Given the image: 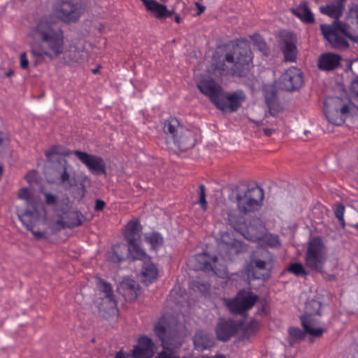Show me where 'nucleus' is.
I'll return each instance as SVG.
<instances>
[{
    "label": "nucleus",
    "mask_w": 358,
    "mask_h": 358,
    "mask_svg": "<svg viewBox=\"0 0 358 358\" xmlns=\"http://www.w3.org/2000/svg\"><path fill=\"white\" fill-rule=\"evenodd\" d=\"M133 260H140L143 262L141 269V282L148 285L154 282L158 278V268L151 261V257L145 251V257L141 259H132Z\"/></svg>",
    "instance_id": "nucleus-21"
},
{
    "label": "nucleus",
    "mask_w": 358,
    "mask_h": 358,
    "mask_svg": "<svg viewBox=\"0 0 358 358\" xmlns=\"http://www.w3.org/2000/svg\"><path fill=\"white\" fill-rule=\"evenodd\" d=\"M280 38L285 60L289 62H296L298 54L296 36L289 31H282Z\"/></svg>",
    "instance_id": "nucleus-16"
},
{
    "label": "nucleus",
    "mask_w": 358,
    "mask_h": 358,
    "mask_svg": "<svg viewBox=\"0 0 358 358\" xmlns=\"http://www.w3.org/2000/svg\"><path fill=\"white\" fill-rule=\"evenodd\" d=\"M85 219V216L78 211H69L54 223L52 228L55 227L57 230L73 229L82 225Z\"/></svg>",
    "instance_id": "nucleus-20"
},
{
    "label": "nucleus",
    "mask_w": 358,
    "mask_h": 358,
    "mask_svg": "<svg viewBox=\"0 0 358 358\" xmlns=\"http://www.w3.org/2000/svg\"><path fill=\"white\" fill-rule=\"evenodd\" d=\"M245 99V93L242 90H237L233 92H224L222 94L216 108L222 111H229L234 113L237 111L242 106Z\"/></svg>",
    "instance_id": "nucleus-15"
},
{
    "label": "nucleus",
    "mask_w": 358,
    "mask_h": 358,
    "mask_svg": "<svg viewBox=\"0 0 358 358\" xmlns=\"http://www.w3.org/2000/svg\"><path fill=\"white\" fill-rule=\"evenodd\" d=\"M325 279L327 280V281H334V280H336V277L335 275L334 274H328L326 277H325Z\"/></svg>",
    "instance_id": "nucleus-52"
},
{
    "label": "nucleus",
    "mask_w": 358,
    "mask_h": 358,
    "mask_svg": "<svg viewBox=\"0 0 358 358\" xmlns=\"http://www.w3.org/2000/svg\"><path fill=\"white\" fill-rule=\"evenodd\" d=\"M61 165V171L58 178L59 184L72 196L78 200L83 199L86 194V183L89 182L88 176L85 173L77 175L73 168L69 164L66 159H57Z\"/></svg>",
    "instance_id": "nucleus-5"
},
{
    "label": "nucleus",
    "mask_w": 358,
    "mask_h": 358,
    "mask_svg": "<svg viewBox=\"0 0 358 358\" xmlns=\"http://www.w3.org/2000/svg\"><path fill=\"white\" fill-rule=\"evenodd\" d=\"M333 210L336 217L338 219L342 229H345L346 224L344 220L345 211V206L341 203H336L333 206Z\"/></svg>",
    "instance_id": "nucleus-39"
},
{
    "label": "nucleus",
    "mask_w": 358,
    "mask_h": 358,
    "mask_svg": "<svg viewBox=\"0 0 358 358\" xmlns=\"http://www.w3.org/2000/svg\"><path fill=\"white\" fill-rule=\"evenodd\" d=\"M258 300V296L250 291L240 290L234 298L225 299L224 304L233 313L243 314L251 309Z\"/></svg>",
    "instance_id": "nucleus-13"
},
{
    "label": "nucleus",
    "mask_w": 358,
    "mask_h": 358,
    "mask_svg": "<svg viewBox=\"0 0 358 358\" xmlns=\"http://www.w3.org/2000/svg\"><path fill=\"white\" fill-rule=\"evenodd\" d=\"M351 90L356 96H358V79L352 83Z\"/></svg>",
    "instance_id": "nucleus-51"
},
{
    "label": "nucleus",
    "mask_w": 358,
    "mask_h": 358,
    "mask_svg": "<svg viewBox=\"0 0 358 358\" xmlns=\"http://www.w3.org/2000/svg\"><path fill=\"white\" fill-rule=\"evenodd\" d=\"M163 131L167 138L171 139L181 150H187L195 145L193 131L181 125L176 117H171L164 121Z\"/></svg>",
    "instance_id": "nucleus-6"
},
{
    "label": "nucleus",
    "mask_w": 358,
    "mask_h": 358,
    "mask_svg": "<svg viewBox=\"0 0 358 358\" xmlns=\"http://www.w3.org/2000/svg\"><path fill=\"white\" fill-rule=\"evenodd\" d=\"M44 196L45 203L48 205L55 206L57 204V198L55 195L49 192H45Z\"/></svg>",
    "instance_id": "nucleus-46"
},
{
    "label": "nucleus",
    "mask_w": 358,
    "mask_h": 358,
    "mask_svg": "<svg viewBox=\"0 0 358 358\" xmlns=\"http://www.w3.org/2000/svg\"><path fill=\"white\" fill-rule=\"evenodd\" d=\"M346 19L349 20L350 19L357 20L358 22V3L353 4L348 10L346 13Z\"/></svg>",
    "instance_id": "nucleus-45"
},
{
    "label": "nucleus",
    "mask_w": 358,
    "mask_h": 358,
    "mask_svg": "<svg viewBox=\"0 0 358 358\" xmlns=\"http://www.w3.org/2000/svg\"><path fill=\"white\" fill-rule=\"evenodd\" d=\"M225 63L217 66L222 73L226 75L243 76L252 67V53L250 42L246 39H237L224 45Z\"/></svg>",
    "instance_id": "nucleus-3"
},
{
    "label": "nucleus",
    "mask_w": 358,
    "mask_h": 358,
    "mask_svg": "<svg viewBox=\"0 0 358 358\" xmlns=\"http://www.w3.org/2000/svg\"><path fill=\"white\" fill-rule=\"evenodd\" d=\"M3 141V134L0 131V145L2 144Z\"/></svg>",
    "instance_id": "nucleus-60"
},
{
    "label": "nucleus",
    "mask_w": 358,
    "mask_h": 358,
    "mask_svg": "<svg viewBox=\"0 0 358 358\" xmlns=\"http://www.w3.org/2000/svg\"><path fill=\"white\" fill-rule=\"evenodd\" d=\"M100 66H98L97 68L92 70L93 74H97L99 72Z\"/></svg>",
    "instance_id": "nucleus-58"
},
{
    "label": "nucleus",
    "mask_w": 358,
    "mask_h": 358,
    "mask_svg": "<svg viewBox=\"0 0 358 358\" xmlns=\"http://www.w3.org/2000/svg\"><path fill=\"white\" fill-rule=\"evenodd\" d=\"M238 331L236 322L233 320H220L217 323L215 332L219 341H227Z\"/></svg>",
    "instance_id": "nucleus-25"
},
{
    "label": "nucleus",
    "mask_w": 358,
    "mask_h": 358,
    "mask_svg": "<svg viewBox=\"0 0 358 358\" xmlns=\"http://www.w3.org/2000/svg\"><path fill=\"white\" fill-rule=\"evenodd\" d=\"M86 10L83 0H56L52 5L54 15L62 22H77Z\"/></svg>",
    "instance_id": "nucleus-10"
},
{
    "label": "nucleus",
    "mask_w": 358,
    "mask_h": 358,
    "mask_svg": "<svg viewBox=\"0 0 358 358\" xmlns=\"http://www.w3.org/2000/svg\"><path fill=\"white\" fill-rule=\"evenodd\" d=\"M194 345L196 350L203 351L215 345L213 334L203 330H199L194 336Z\"/></svg>",
    "instance_id": "nucleus-31"
},
{
    "label": "nucleus",
    "mask_w": 358,
    "mask_h": 358,
    "mask_svg": "<svg viewBox=\"0 0 358 358\" xmlns=\"http://www.w3.org/2000/svg\"><path fill=\"white\" fill-rule=\"evenodd\" d=\"M97 287L99 290L104 294L103 299L109 302L110 306L112 308L116 306V301L115 300L111 284L100 278L97 282Z\"/></svg>",
    "instance_id": "nucleus-35"
},
{
    "label": "nucleus",
    "mask_w": 358,
    "mask_h": 358,
    "mask_svg": "<svg viewBox=\"0 0 358 358\" xmlns=\"http://www.w3.org/2000/svg\"><path fill=\"white\" fill-rule=\"evenodd\" d=\"M29 36L40 42L39 45H33L31 50L36 58L47 57L52 59L64 52V31L59 24H36Z\"/></svg>",
    "instance_id": "nucleus-1"
},
{
    "label": "nucleus",
    "mask_w": 358,
    "mask_h": 358,
    "mask_svg": "<svg viewBox=\"0 0 358 358\" xmlns=\"http://www.w3.org/2000/svg\"><path fill=\"white\" fill-rule=\"evenodd\" d=\"M303 73L296 67L288 69L282 76V83L285 90L294 91L299 89L303 85Z\"/></svg>",
    "instance_id": "nucleus-22"
},
{
    "label": "nucleus",
    "mask_w": 358,
    "mask_h": 358,
    "mask_svg": "<svg viewBox=\"0 0 358 358\" xmlns=\"http://www.w3.org/2000/svg\"><path fill=\"white\" fill-rule=\"evenodd\" d=\"M353 227H355V229H357L358 230V223L354 224Z\"/></svg>",
    "instance_id": "nucleus-63"
},
{
    "label": "nucleus",
    "mask_w": 358,
    "mask_h": 358,
    "mask_svg": "<svg viewBox=\"0 0 358 358\" xmlns=\"http://www.w3.org/2000/svg\"><path fill=\"white\" fill-rule=\"evenodd\" d=\"M346 0H331V1L324 6L319 7L320 12L333 19V22H342L340 21L343 15Z\"/></svg>",
    "instance_id": "nucleus-23"
},
{
    "label": "nucleus",
    "mask_w": 358,
    "mask_h": 358,
    "mask_svg": "<svg viewBox=\"0 0 358 358\" xmlns=\"http://www.w3.org/2000/svg\"><path fill=\"white\" fill-rule=\"evenodd\" d=\"M194 259L196 262L195 264V269L201 270L205 272L211 271L215 275L222 278L227 276L228 273L226 266H222L221 268H217V257H213L212 258L207 252H203L196 255L194 257Z\"/></svg>",
    "instance_id": "nucleus-14"
},
{
    "label": "nucleus",
    "mask_w": 358,
    "mask_h": 358,
    "mask_svg": "<svg viewBox=\"0 0 358 358\" xmlns=\"http://www.w3.org/2000/svg\"><path fill=\"white\" fill-rule=\"evenodd\" d=\"M264 197V191L259 186L248 187L236 192L234 202L239 213L247 215L261 208Z\"/></svg>",
    "instance_id": "nucleus-9"
},
{
    "label": "nucleus",
    "mask_w": 358,
    "mask_h": 358,
    "mask_svg": "<svg viewBox=\"0 0 358 358\" xmlns=\"http://www.w3.org/2000/svg\"><path fill=\"white\" fill-rule=\"evenodd\" d=\"M328 258L327 248L322 239L319 237L311 238L305 253V264L311 271L319 273L324 272V266Z\"/></svg>",
    "instance_id": "nucleus-11"
},
{
    "label": "nucleus",
    "mask_w": 358,
    "mask_h": 358,
    "mask_svg": "<svg viewBox=\"0 0 358 358\" xmlns=\"http://www.w3.org/2000/svg\"><path fill=\"white\" fill-rule=\"evenodd\" d=\"M4 12V9L2 8L0 10V20H4V18L3 17V13Z\"/></svg>",
    "instance_id": "nucleus-57"
},
{
    "label": "nucleus",
    "mask_w": 358,
    "mask_h": 358,
    "mask_svg": "<svg viewBox=\"0 0 358 358\" xmlns=\"http://www.w3.org/2000/svg\"><path fill=\"white\" fill-rule=\"evenodd\" d=\"M106 206V203L101 199H96L95 202L94 210L100 212L103 210Z\"/></svg>",
    "instance_id": "nucleus-48"
},
{
    "label": "nucleus",
    "mask_w": 358,
    "mask_h": 358,
    "mask_svg": "<svg viewBox=\"0 0 358 358\" xmlns=\"http://www.w3.org/2000/svg\"><path fill=\"white\" fill-rule=\"evenodd\" d=\"M290 11L302 22H315L314 15L308 8L306 2L302 3L296 8H292Z\"/></svg>",
    "instance_id": "nucleus-33"
},
{
    "label": "nucleus",
    "mask_w": 358,
    "mask_h": 358,
    "mask_svg": "<svg viewBox=\"0 0 358 358\" xmlns=\"http://www.w3.org/2000/svg\"><path fill=\"white\" fill-rule=\"evenodd\" d=\"M147 8L153 0H141Z\"/></svg>",
    "instance_id": "nucleus-54"
},
{
    "label": "nucleus",
    "mask_w": 358,
    "mask_h": 358,
    "mask_svg": "<svg viewBox=\"0 0 358 358\" xmlns=\"http://www.w3.org/2000/svg\"><path fill=\"white\" fill-rule=\"evenodd\" d=\"M3 175V167L2 165H0V180H1Z\"/></svg>",
    "instance_id": "nucleus-56"
},
{
    "label": "nucleus",
    "mask_w": 358,
    "mask_h": 358,
    "mask_svg": "<svg viewBox=\"0 0 358 358\" xmlns=\"http://www.w3.org/2000/svg\"><path fill=\"white\" fill-rule=\"evenodd\" d=\"M306 332L297 327H291L289 329V335L290 337V344L293 345L298 340H302L305 337Z\"/></svg>",
    "instance_id": "nucleus-43"
},
{
    "label": "nucleus",
    "mask_w": 358,
    "mask_h": 358,
    "mask_svg": "<svg viewBox=\"0 0 358 358\" xmlns=\"http://www.w3.org/2000/svg\"><path fill=\"white\" fill-rule=\"evenodd\" d=\"M20 67L23 69H27L29 66V61L27 58V54L25 52H22L20 54Z\"/></svg>",
    "instance_id": "nucleus-47"
},
{
    "label": "nucleus",
    "mask_w": 358,
    "mask_h": 358,
    "mask_svg": "<svg viewBox=\"0 0 358 358\" xmlns=\"http://www.w3.org/2000/svg\"><path fill=\"white\" fill-rule=\"evenodd\" d=\"M144 240L150 245L151 250H158L164 244V238L157 231H152L145 234Z\"/></svg>",
    "instance_id": "nucleus-37"
},
{
    "label": "nucleus",
    "mask_w": 358,
    "mask_h": 358,
    "mask_svg": "<svg viewBox=\"0 0 358 358\" xmlns=\"http://www.w3.org/2000/svg\"><path fill=\"white\" fill-rule=\"evenodd\" d=\"M254 45L264 55H267V45L259 34H254L250 36Z\"/></svg>",
    "instance_id": "nucleus-41"
},
{
    "label": "nucleus",
    "mask_w": 358,
    "mask_h": 358,
    "mask_svg": "<svg viewBox=\"0 0 358 358\" xmlns=\"http://www.w3.org/2000/svg\"><path fill=\"white\" fill-rule=\"evenodd\" d=\"M155 353V345L147 336L138 338V344L132 350L133 358H151Z\"/></svg>",
    "instance_id": "nucleus-24"
},
{
    "label": "nucleus",
    "mask_w": 358,
    "mask_h": 358,
    "mask_svg": "<svg viewBox=\"0 0 358 358\" xmlns=\"http://www.w3.org/2000/svg\"><path fill=\"white\" fill-rule=\"evenodd\" d=\"M273 132H274V130L272 129H264V134L268 136H271Z\"/></svg>",
    "instance_id": "nucleus-53"
},
{
    "label": "nucleus",
    "mask_w": 358,
    "mask_h": 358,
    "mask_svg": "<svg viewBox=\"0 0 358 358\" xmlns=\"http://www.w3.org/2000/svg\"><path fill=\"white\" fill-rule=\"evenodd\" d=\"M194 5L196 7V8L198 9V11L196 13L197 15H200L202 13H203L205 11L206 6H204L199 2H197V1L194 2Z\"/></svg>",
    "instance_id": "nucleus-49"
},
{
    "label": "nucleus",
    "mask_w": 358,
    "mask_h": 358,
    "mask_svg": "<svg viewBox=\"0 0 358 358\" xmlns=\"http://www.w3.org/2000/svg\"><path fill=\"white\" fill-rule=\"evenodd\" d=\"M273 243L271 244L273 246H275L279 244L278 239L277 237H273Z\"/></svg>",
    "instance_id": "nucleus-55"
},
{
    "label": "nucleus",
    "mask_w": 358,
    "mask_h": 358,
    "mask_svg": "<svg viewBox=\"0 0 358 358\" xmlns=\"http://www.w3.org/2000/svg\"><path fill=\"white\" fill-rule=\"evenodd\" d=\"M147 10L150 11L159 19L166 18L172 15L173 11L169 10L166 6L153 0L152 3L147 8Z\"/></svg>",
    "instance_id": "nucleus-36"
},
{
    "label": "nucleus",
    "mask_w": 358,
    "mask_h": 358,
    "mask_svg": "<svg viewBox=\"0 0 358 358\" xmlns=\"http://www.w3.org/2000/svg\"><path fill=\"white\" fill-rule=\"evenodd\" d=\"M71 154L76 155L92 174H106V169L103 159L100 156L91 155L86 152L80 150L62 151V147L57 145L46 152L45 157L48 161L51 162L54 160L55 155L69 156Z\"/></svg>",
    "instance_id": "nucleus-7"
},
{
    "label": "nucleus",
    "mask_w": 358,
    "mask_h": 358,
    "mask_svg": "<svg viewBox=\"0 0 358 358\" xmlns=\"http://www.w3.org/2000/svg\"><path fill=\"white\" fill-rule=\"evenodd\" d=\"M123 234L124 239L127 242V254L122 252V250H126L125 245L123 244L116 245L113 248V260L121 262L125 260L127 255L131 259H141L142 257H145V250L140 244L142 226L139 220H130L127 224Z\"/></svg>",
    "instance_id": "nucleus-4"
},
{
    "label": "nucleus",
    "mask_w": 358,
    "mask_h": 358,
    "mask_svg": "<svg viewBox=\"0 0 358 358\" xmlns=\"http://www.w3.org/2000/svg\"><path fill=\"white\" fill-rule=\"evenodd\" d=\"M13 71L12 70H9L6 73V76L7 77H10L11 76H13Z\"/></svg>",
    "instance_id": "nucleus-59"
},
{
    "label": "nucleus",
    "mask_w": 358,
    "mask_h": 358,
    "mask_svg": "<svg viewBox=\"0 0 358 358\" xmlns=\"http://www.w3.org/2000/svg\"><path fill=\"white\" fill-rule=\"evenodd\" d=\"M357 25H358V24H357Z\"/></svg>",
    "instance_id": "nucleus-64"
},
{
    "label": "nucleus",
    "mask_w": 358,
    "mask_h": 358,
    "mask_svg": "<svg viewBox=\"0 0 358 358\" xmlns=\"http://www.w3.org/2000/svg\"><path fill=\"white\" fill-rule=\"evenodd\" d=\"M347 25L348 24H321L322 34L333 48H347L349 46L347 38L353 43H358V34L349 31Z\"/></svg>",
    "instance_id": "nucleus-8"
},
{
    "label": "nucleus",
    "mask_w": 358,
    "mask_h": 358,
    "mask_svg": "<svg viewBox=\"0 0 358 358\" xmlns=\"http://www.w3.org/2000/svg\"><path fill=\"white\" fill-rule=\"evenodd\" d=\"M154 332L163 348L155 358H180L173 349L180 348L184 341L183 327L175 316L162 315L155 325Z\"/></svg>",
    "instance_id": "nucleus-2"
},
{
    "label": "nucleus",
    "mask_w": 358,
    "mask_h": 358,
    "mask_svg": "<svg viewBox=\"0 0 358 358\" xmlns=\"http://www.w3.org/2000/svg\"><path fill=\"white\" fill-rule=\"evenodd\" d=\"M341 57L335 53L325 52L322 54L317 62V67L324 71H330L336 69L341 63Z\"/></svg>",
    "instance_id": "nucleus-30"
},
{
    "label": "nucleus",
    "mask_w": 358,
    "mask_h": 358,
    "mask_svg": "<svg viewBox=\"0 0 358 358\" xmlns=\"http://www.w3.org/2000/svg\"><path fill=\"white\" fill-rule=\"evenodd\" d=\"M241 214L236 209L224 206L220 211L221 222L230 225L235 231L239 232L244 229L246 222L245 217Z\"/></svg>",
    "instance_id": "nucleus-17"
},
{
    "label": "nucleus",
    "mask_w": 358,
    "mask_h": 358,
    "mask_svg": "<svg viewBox=\"0 0 358 358\" xmlns=\"http://www.w3.org/2000/svg\"><path fill=\"white\" fill-rule=\"evenodd\" d=\"M18 197L20 199L25 200L28 205L27 210H34L33 206H36L38 210L44 212V209L41 208V205L32 201V195L30 189L28 187H23L20 189Z\"/></svg>",
    "instance_id": "nucleus-38"
},
{
    "label": "nucleus",
    "mask_w": 358,
    "mask_h": 358,
    "mask_svg": "<svg viewBox=\"0 0 358 358\" xmlns=\"http://www.w3.org/2000/svg\"><path fill=\"white\" fill-rule=\"evenodd\" d=\"M257 325H258V324H257V322H251V323L249 324V326H250V327L255 326V327H257Z\"/></svg>",
    "instance_id": "nucleus-61"
},
{
    "label": "nucleus",
    "mask_w": 358,
    "mask_h": 358,
    "mask_svg": "<svg viewBox=\"0 0 358 358\" xmlns=\"http://www.w3.org/2000/svg\"><path fill=\"white\" fill-rule=\"evenodd\" d=\"M129 354L124 352L122 350L117 352L114 358H129Z\"/></svg>",
    "instance_id": "nucleus-50"
},
{
    "label": "nucleus",
    "mask_w": 358,
    "mask_h": 358,
    "mask_svg": "<svg viewBox=\"0 0 358 358\" xmlns=\"http://www.w3.org/2000/svg\"><path fill=\"white\" fill-rule=\"evenodd\" d=\"M245 228L243 231H239V233L245 238L249 241L256 242L260 241L263 238L264 231L263 227L261 224L256 226L255 224H247L245 223Z\"/></svg>",
    "instance_id": "nucleus-32"
},
{
    "label": "nucleus",
    "mask_w": 358,
    "mask_h": 358,
    "mask_svg": "<svg viewBox=\"0 0 358 358\" xmlns=\"http://www.w3.org/2000/svg\"><path fill=\"white\" fill-rule=\"evenodd\" d=\"M175 20H176V22H180V17L178 15H176Z\"/></svg>",
    "instance_id": "nucleus-62"
},
{
    "label": "nucleus",
    "mask_w": 358,
    "mask_h": 358,
    "mask_svg": "<svg viewBox=\"0 0 358 358\" xmlns=\"http://www.w3.org/2000/svg\"><path fill=\"white\" fill-rule=\"evenodd\" d=\"M197 87L200 92L207 96L215 106L220 105L219 101L222 98L223 90L213 79H202L197 84Z\"/></svg>",
    "instance_id": "nucleus-18"
},
{
    "label": "nucleus",
    "mask_w": 358,
    "mask_h": 358,
    "mask_svg": "<svg viewBox=\"0 0 358 358\" xmlns=\"http://www.w3.org/2000/svg\"><path fill=\"white\" fill-rule=\"evenodd\" d=\"M120 293L128 301L136 299L139 294L138 284L133 279L124 278L118 287Z\"/></svg>",
    "instance_id": "nucleus-29"
},
{
    "label": "nucleus",
    "mask_w": 358,
    "mask_h": 358,
    "mask_svg": "<svg viewBox=\"0 0 358 358\" xmlns=\"http://www.w3.org/2000/svg\"><path fill=\"white\" fill-rule=\"evenodd\" d=\"M199 203L203 210H206L208 208L207 201L206 199V187L204 185H200L199 187Z\"/></svg>",
    "instance_id": "nucleus-44"
},
{
    "label": "nucleus",
    "mask_w": 358,
    "mask_h": 358,
    "mask_svg": "<svg viewBox=\"0 0 358 358\" xmlns=\"http://www.w3.org/2000/svg\"><path fill=\"white\" fill-rule=\"evenodd\" d=\"M33 208L34 210H25L23 213L19 215V219L22 224L32 233L36 239H41L44 238V234L34 230V227L41 220L43 212L38 210L36 206H33Z\"/></svg>",
    "instance_id": "nucleus-19"
},
{
    "label": "nucleus",
    "mask_w": 358,
    "mask_h": 358,
    "mask_svg": "<svg viewBox=\"0 0 358 358\" xmlns=\"http://www.w3.org/2000/svg\"><path fill=\"white\" fill-rule=\"evenodd\" d=\"M324 113L328 121L335 125H341L349 113V106L343 104L338 97L327 99L324 105Z\"/></svg>",
    "instance_id": "nucleus-12"
},
{
    "label": "nucleus",
    "mask_w": 358,
    "mask_h": 358,
    "mask_svg": "<svg viewBox=\"0 0 358 358\" xmlns=\"http://www.w3.org/2000/svg\"><path fill=\"white\" fill-rule=\"evenodd\" d=\"M318 315L305 313L301 317V325L306 333L315 337L321 336L326 329L321 327H317L319 320L316 318Z\"/></svg>",
    "instance_id": "nucleus-27"
},
{
    "label": "nucleus",
    "mask_w": 358,
    "mask_h": 358,
    "mask_svg": "<svg viewBox=\"0 0 358 358\" xmlns=\"http://www.w3.org/2000/svg\"><path fill=\"white\" fill-rule=\"evenodd\" d=\"M221 243L224 245L229 256L238 255L247 251V246L240 241L232 239L228 232H224L220 236Z\"/></svg>",
    "instance_id": "nucleus-28"
},
{
    "label": "nucleus",
    "mask_w": 358,
    "mask_h": 358,
    "mask_svg": "<svg viewBox=\"0 0 358 358\" xmlns=\"http://www.w3.org/2000/svg\"><path fill=\"white\" fill-rule=\"evenodd\" d=\"M265 101L272 116H276L280 110V106L277 99L276 90L271 88V90H265Z\"/></svg>",
    "instance_id": "nucleus-34"
},
{
    "label": "nucleus",
    "mask_w": 358,
    "mask_h": 358,
    "mask_svg": "<svg viewBox=\"0 0 358 358\" xmlns=\"http://www.w3.org/2000/svg\"><path fill=\"white\" fill-rule=\"evenodd\" d=\"M322 307V303L315 299H313L310 301H308L306 304V313H311V314H315L318 315L319 316L321 315L320 310Z\"/></svg>",
    "instance_id": "nucleus-42"
},
{
    "label": "nucleus",
    "mask_w": 358,
    "mask_h": 358,
    "mask_svg": "<svg viewBox=\"0 0 358 358\" xmlns=\"http://www.w3.org/2000/svg\"><path fill=\"white\" fill-rule=\"evenodd\" d=\"M266 262L257 259L249 264L245 268V273L249 280L268 279L270 276L269 271L266 268Z\"/></svg>",
    "instance_id": "nucleus-26"
},
{
    "label": "nucleus",
    "mask_w": 358,
    "mask_h": 358,
    "mask_svg": "<svg viewBox=\"0 0 358 358\" xmlns=\"http://www.w3.org/2000/svg\"><path fill=\"white\" fill-rule=\"evenodd\" d=\"M287 271L296 276H306L308 274L302 264L299 262L290 264L287 268Z\"/></svg>",
    "instance_id": "nucleus-40"
}]
</instances>
